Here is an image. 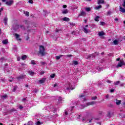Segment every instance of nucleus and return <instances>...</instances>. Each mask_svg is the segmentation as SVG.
Instances as JSON below:
<instances>
[{"label":"nucleus","mask_w":125,"mask_h":125,"mask_svg":"<svg viewBox=\"0 0 125 125\" xmlns=\"http://www.w3.org/2000/svg\"><path fill=\"white\" fill-rule=\"evenodd\" d=\"M45 49L44 48V46L42 45H40L39 46V50L37 53V55L38 56L43 57V56H45Z\"/></svg>","instance_id":"f257e3e1"},{"label":"nucleus","mask_w":125,"mask_h":125,"mask_svg":"<svg viewBox=\"0 0 125 125\" xmlns=\"http://www.w3.org/2000/svg\"><path fill=\"white\" fill-rule=\"evenodd\" d=\"M19 24H18V23L17 22V20H15V22L12 26L13 30L16 32V31L19 29Z\"/></svg>","instance_id":"f03ea898"},{"label":"nucleus","mask_w":125,"mask_h":125,"mask_svg":"<svg viewBox=\"0 0 125 125\" xmlns=\"http://www.w3.org/2000/svg\"><path fill=\"white\" fill-rule=\"evenodd\" d=\"M97 55H99V53L95 52L94 54H90L87 56V59L89 58H95V57L97 56Z\"/></svg>","instance_id":"7ed1b4c3"},{"label":"nucleus","mask_w":125,"mask_h":125,"mask_svg":"<svg viewBox=\"0 0 125 125\" xmlns=\"http://www.w3.org/2000/svg\"><path fill=\"white\" fill-rule=\"evenodd\" d=\"M125 63L124 61H120V62H118V64L116 66V68H119L120 67H122L123 66H125Z\"/></svg>","instance_id":"20e7f679"},{"label":"nucleus","mask_w":125,"mask_h":125,"mask_svg":"<svg viewBox=\"0 0 125 125\" xmlns=\"http://www.w3.org/2000/svg\"><path fill=\"white\" fill-rule=\"evenodd\" d=\"M113 115H114V112L109 111L107 112V117L109 118H112V116H113Z\"/></svg>","instance_id":"39448f33"},{"label":"nucleus","mask_w":125,"mask_h":125,"mask_svg":"<svg viewBox=\"0 0 125 125\" xmlns=\"http://www.w3.org/2000/svg\"><path fill=\"white\" fill-rule=\"evenodd\" d=\"M13 2V0H10L9 1H7L6 2V4L8 6H11V5H12Z\"/></svg>","instance_id":"423d86ee"},{"label":"nucleus","mask_w":125,"mask_h":125,"mask_svg":"<svg viewBox=\"0 0 125 125\" xmlns=\"http://www.w3.org/2000/svg\"><path fill=\"white\" fill-rule=\"evenodd\" d=\"M15 36L16 37V39L17 40L19 41V42H21V41H22L21 39L19 38H20V35H19L17 33H16L15 34Z\"/></svg>","instance_id":"0eeeda50"},{"label":"nucleus","mask_w":125,"mask_h":125,"mask_svg":"<svg viewBox=\"0 0 125 125\" xmlns=\"http://www.w3.org/2000/svg\"><path fill=\"white\" fill-rule=\"evenodd\" d=\"M80 14L78 15V16H84L85 15H86V13H85V12L83 11V10L81 11L80 12Z\"/></svg>","instance_id":"6e6552de"},{"label":"nucleus","mask_w":125,"mask_h":125,"mask_svg":"<svg viewBox=\"0 0 125 125\" xmlns=\"http://www.w3.org/2000/svg\"><path fill=\"white\" fill-rule=\"evenodd\" d=\"M83 31L85 34H88V33H90V31L89 30L86 29V28H85V27H83Z\"/></svg>","instance_id":"1a4fd4ad"},{"label":"nucleus","mask_w":125,"mask_h":125,"mask_svg":"<svg viewBox=\"0 0 125 125\" xmlns=\"http://www.w3.org/2000/svg\"><path fill=\"white\" fill-rule=\"evenodd\" d=\"M70 89H74V88L71 87H67L66 89L64 90V92H66V93H69L70 92Z\"/></svg>","instance_id":"9d476101"},{"label":"nucleus","mask_w":125,"mask_h":125,"mask_svg":"<svg viewBox=\"0 0 125 125\" xmlns=\"http://www.w3.org/2000/svg\"><path fill=\"white\" fill-rule=\"evenodd\" d=\"M25 78V75H21L17 78L18 81H20L21 80H23Z\"/></svg>","instance_id":"9b49d317"},{"label":"nucleus","mask_w":125,"mask_h":125,"mask_svg":"<svg viewBox=\"0 0 125 125\" xmlns=\"http://www.w3.org/2000/svg\"><path fill=\"white\" fill-rule=\"evenodd\" d=\"M27 73L29 75H30V76H34L35 75V72L32 70H28L27 71Z\"/></svg>","instance_id":"f8f14e48"},{"label":"nucleus","mask_w":125,"mask_h":125,"mask_svg":"<svg viewBox=\"0 0 125 125\" xmlns=\"http://www.w3.org/2000/svg\"><path fill=\"white\" fill-rule=\"evenodd\" d=\"M8 20V19L7 18V16H6L3 19L4 25H7Z\"/></svg>","instance_id":"ddd939ff"},{"label":"nucleus","mask_w":125,"mask_h":125,"mask_svg":"<svg viewBox=\"0 0 125 125\" xmlns=\"http://www.w3.org/2000/svg\"><path fill=\"white\" fill-rule=\"evenodd\" d=\"M95 104V102H90L86 104L87 106H90V105H94Z\"/></svg>","instance_id":"4468645a"},{"label":"nucleus","mask_w":125,"mask_h":125,"mask_svg":"<svg viewBox=\"0 0 125 125\" xmlns=\"http://www.w3.org/2000/svg\"><path fill=\"white\" fill-rule=\"evenodd\" d=\"M25 24H29V25L27 26V28H29L30 27H33L32 25H33V23H31L30 22L26 21H25Z\"/></svg>","instance_id":"2eb2a0df"},{"label":"nucleus","mask_w":125,"mask_h":125,"mask_svg":"<svg viewBox=\"0 0 125 125\" xmlns=\"http://www.w3.org/2000/svg\"><path fill=\"white\" fill-rule=\"evenodd\" d=\"M120 11H121V12H122L123 13H125V9L124 8H122V6H120Z\"/></svg>","instance_id":"dca6fc26"},{"label":"nucleus","mask_w":125,"mask_h":125,"mask_svg":"<svg viewBox=\"0 0 125 125\" xmlns=\"http://www.w3.org/2000/svg\"><path fill=\"white\" fill-rule=\"evenodd\" d=\"M62 20H63V21H65L66 22H69V21H70V19L66 17L63 18Z\"/></svg>","instance_id":"f3484780"},{"label":"nucleus","mask_w":125,"mask_h":125,"mask_svg":"<svg viewBox=\"0 0 125 125\" xmlns=\"http://www.w3.org/2000/svg\"><path fill=\"white\" fill-rule=\"evenodd\" d=\"M98 35L100 37H102V36L105 35V33H104V32H103V31L100 32H99Z\"/></svg>","instance_id":"a211bd4d"},{"label":"nucleus","mask_w":125,"mask_h":125,"mask_svg":"<svg viewBox=\"0 0 125 125\" xmlns=\"http://www.w3.org/2000/svg\"><path fill=\"white\" fill-rule=\"evenodd\" d=\"M45 82V78H42V80H39V83H44Z\"/></svg>","instance_id":"6ab92c4d"},{"label":"nucleus","mask_w":125,"mask_h":125,"mask_svg":"<svg viewBox=\"0 0 125 125\" xmlns=\"http://www.w3.org/2000/svg\"><path fill=\"white\" fill-rule=\"evenodd\" d=\"M69 13V10L68 9H65L62 11V14H67V13Z\"/></svg>","instance_id":"aec40b11"},{"label":"nucleus","mask_w":125,"mask_h":125,"mask_svg":"<svg viewBox=\"0 0 125 125\" xmlns=\"http://www.w3.org/2000/svg\"><path fill=\"white\" fill-rule=\"evenodd\" d=\"M121 103H122V101L118 100V99H116V105H120V104H121Z\"/></svg>","instance_id":"412c9836"},{"label":"nucleus","mask_w":125,"mask_h":125,"mask_svg":"<svg viewBox=\"0 0 125 125\" xmlns=\"http://www.w3.org/2000/svg\"><path fill=\"white\" fill-rule=\"evenodd\" d=\"M105 1L104 0H99L98 1V4H101V3H104Z\"/></svg>","instance_id":"4be33fe9"},{"label":"nucleus","mask_w":125,"mask_h":125,"mask_svg":"<svg viewBox=\"0 0 125 125\" xmlns=\"http://www.w3.org/2000/svg\"><path fill=\"white\" fill-rule=\"evenodd\" d=\"M113 43L115 45H118V44L119 43V41L117 40H115L113 41Z\"/></svg>","instance_id":"5701e85b"},{"label":"nucleus","mask_w":125,"mask_h":125,"mask_svg":"<svg viewBox=\"0 0 125 125\" xmlns=\"http://www.w3.org/2000/svg\"><path fill=\"white\" fill-rule=\"evenodd\" d=\"M8 42V41H7V40H3L2 41V43H3V44H7Z\"/></svg>","instance_id":"b1692460"},{"label":"nucleus","mask_w":125,"mask_h":125,"mask_svg":"<svg viewBox=\"0 0 125 125\" xmlns=\"http://www.w3.org/2000/svg\"><path fill=\"white\" fill-rule=\"evenodd\" d=\"M63 57V55H61L60 56H56V60H59L61 57Z\"/></svg>","instance_id":"393cba45"},{"label":"nucleus","mask_w":125,"mask_h":125,"mask_svg":"<svg viewBox=\"0 0 125 125\" xmlns=\"http://www.w3.org/2000/svg\"><path fill=\"white\" fill-rule=\"evenodd\" d=\"M58 103L59 104L62 103V97H60L59 98Z\"/></svg>","instance_id":"a878e982"},{"label":"nucleus","mask_w":125,"mask_h":125,"mask_svg":"<svg viewBox=\"0 0 125 125\" xmlns=\"http://www.w3.org/2000/svg\"><path fill=\"white\" fill-rule=\"evenodd\" d=\"M121 83V81H118L114 83V85H119Z\"/></svg>","instance_id":"bb28decb"},{"label":"nucleus","mask_w":125,"mask_h":125,"mask_svg":"<svg viewBox=\"0 0 125 125\" xmlns=\"http://www.w3.org/2000/svg\"><path fill=\"white\" fill-rule=\"evenodd\" d=\"M17 110L15 109V108H12L9 111V113H12L13 112H16Z\"/></svg>","instance_id":"cd10ccee"},{"label":"nucleus","mask_w":125,"mask_h":125,"mask_svg":"<svg viewBox=\"0 0 125 125\" xmlns=\"http://www.w3.org/2000/svg\"><path fill=\"white\" fill-rule=\"evenodd\" d=\"M85 10L87 12H89V11H91V9L90 7H86L85 8Z\"/></svg>","instance_id":"c85d7f7f"},{"label":"nucleus","mask_w":125,"mask_h":125,"mask_svg":"<svg viewBox=\"0 0 125 125\" xmlns=\"http://www.w3.org/2000/svg\"><path fill=\"white\" fill-rule=\"evenodd\" d=\"M99 18H100V17L97 16L95 18V21H96V22L99 21Z\"/></svg>","instance_id":"c756f323"},{"label":"nucleus","mask_w":125,"mask_h":125,"mask_svg":"<svg viewBox=\"0 0 125 125\" xmlns=\"http://www.w3.org/2000/svg\"><path fill=\"white\" fill-rule=\"evenodd\" d=\"M6 97H7V95H3V96H1V98L3 100H4V99H5V98H6Z\"/></svg>","instance_id":"7c9ffc66"},{"label":"nucleus","mask_w":125,"mask_h":125,"mask_svg":"<svg viewBox=\"0 0 125 125\" xmlns=\"http://www.w3.org/2000/svg\"><path fill=\"white\" fill-rule=\"evenodd\" d=\"M16 90H17V86H15L13 88L12 91L13 92H15Z\"/></svg>","instance_id":"2f4dec72"},{"label":"nucleus","mask_w":125,"mask_h":125,"mask_svg":"<svg viewBox=\"0 0 125 125\" xmlns=\"http://www.w3.org/2000/svg\"><path fill=\"white\" fill-rule=\"evenodd\" d=\"M22 60H26L27 59V56L26 55H23L21 57Z\"/></svg>","instance_id":"473e14b6"},{"label":"nucleus","mask_w":125,"mask_h":125,"mask_svg":"<svg viewBox=\"0 0 125 125\" xmlns=\"http://www.w3.org/2000/svg\"><path fill=\"white\" fill-rule=\"evenodd\" d=\"M112 13H113V12H112V11L111 10L108 11L107 13V16H108V15H111Z\"/></svg>","instance_id":"72a5a7b5"},{"label":"nucleus","mask_w":125,"mask_h":125,"mask_svg":"<svg viewBox=\"0 0 125 125\" xmlns=\"http://www.w3.org/2000/svg\"><path fill=\"white\" fill-rule=\"evenodd\" d=\"M31 64H32V65H36V61L35 60H32L31 61Z\"/></svg>","instance_id":"f704fd0d"},{"label":"nucleus","mask_w":125,"mask_h":125,"mask_svg":"<svg viewBox=\"0 0 125 125\" xmlns=\"http://www.w3.org/2000/svg\"><path fill=\"white\" fill-rule=\"evenodd\" d=\"M20 27L21 28V29L22 30H25V26H24V25H21L20 26Z\"/></svg>","instance_id":"c9c22d12"},{"label":"nucleus","mask_w":125,"mask_h":125,"mask_svg":"<svg viewBox=\"0 0 125 125\" xmlns=\"http://www.w3.org/2000/svg\"><path fill=\"white\" fill-rule=\"evenodd\" d=\"M100 8H102V6L101 5L96 7V9H100Z\"/></svg>","instance_id":"e433bc0d"},{"label":"nucleus","mask_w":125,"mask_h":125,"mask_svg":"<svg viewBox=\"0 0 125 125\" xmlns=\"http://www.w3.org/2000/svg\"><path fill=\"white\" fill-rule=\"evenodd\" d=\"M64 116L68 115V109H66L65 111L63 113Z\"/></svg>","instance_id":"4c0bfd02"},{"label":"nucleus","mask_w":125,"mask_h":125,"mask_svg":"<svg viewBox=\"0 0 125 125\" xmlns=\"http://www.w3.org/2000/svg\"><path fill=\"white\" fill-rule=\"evenodd\" d=\"M106 23L104 21H102L100 22V25H101L102 26H104V25H105Z\"/></svg>","instance_id":"58836bf2"},{"label":"nucleus","mask_w":125,"mask_h":125,"mask_svg":"<svg viewBox=\"0 0 125 125\" xmlns=\"http://www.w3.org/2000/svg\"><path fill=\"white\" fill-rule=\"evenodd\" d=\"M74 65H79V62L75 61L73 62Z\"/></svg>","instance_id":"ea45409f"},{"label":"nucleus","mask_w":125,"mask_h":125,"mask_svg":"<svg viewBox=\"0 0 125 125\" xmlns=\"http://www.w3.org/2000/svg\"><path fill=\"white\" fill-rule=\"evenodd\" d=\"M24 14H25L26 16H27V17H29V12H24Z\"/></svg>","instance_id":"a19ab883"},{"label":"nucleus","mask_w":125,"mask_h":125,"mask_svg":"<svg viewBox=\"0 0 125 125\" xmlns=\"http://www.w3.org/2000/svg\"><path fill=\"white\" fill-rule=\"evenodd\" d=\"M40 63L41 64V65H44L46 64V62H41Z\"/></svg>","instance_id":"79ce46f5"},{"label":"nucleus","mask_w":125,"mask_h":125,"mask_svg":"<svg viewBox=\"0 0 125 125\" xmlns=\"http://www.w3.org/2000/svg\"><path fill=\"white\" fill-rule=\"evenodd\" d=\"M92 100H96L97 99V96L92 97L91 98Z\"/></svg>","instance_id":"37998d69"},{"label":"nucleus","mask_w":125,"mask_h":125,"mask_svg":"<svg viewBox=\"0 0 125 125\" xmlns=\"http://www.w3.org/2000/svg\"><path fill=\"white\" fill-rule=\"evenodd\" d=\"M54 77H55V74H52L50 75V78H51L52 79H53Z\"/></svg>","instance_id":"c03bdc74"},{"label":"nucleus","mask_w":125,"mask_h":125,"mask_svg":"<svg viewBox=\"0 0 125 125\" xmlns=\"http://www.w3.org/2000/svg\"><path fill=\"white\" fill-rule=\"evenodd\" d=\"M69 24H70V26H75L76 25V23H73V22H69Z\"/></svg>","instance_id":"a18cd8bd"},{"label":"nucleus","mask_w":125,"mask_h":125,"mask_svg":"<svg viewBox=\"0 0 125 125\" xmlns=\"http://www.w3.org/2000/svg\"><path fill=\"white\" fill-rule=\"evenodd\" d=\"M71 34L72 35H74L75 36L77 34V32H76V31H73L71 32Z\"/></svg>","instance_id":"49530a36"},{"label":"nucleus","mask_w":125,"mask_h":125,"mask_svg":"<svg viewBox=\"0 0 125 125\" xmlns=\"http://www.w3.org/2000/svg\"><path fill=\"white\" fill-rule=\"evenodd\" d=\"M28 125H33V122L29 121L28 123Z\"/></svg>","instance_id":"de8ad7c7"},{"label":"nucleus","mask_w":125,"mask_h":125,"mask_svg":"<svg viewBox=\"0 0 125 125\" xmlns=\"http://www.w3.org/2000/svg\"><path fill=\"white\" fill-rule=\"evenodd\" d=\"M42 123H41V122L40 121H38L37 122V125H42Z\"/></svg>","instance_id":"09e8293b"},{"label":"nucleus","mask_w":125,"mask_h":125,"mask_svg":"<svg viewBox=\"0 0 125 125\" xmlns=\"http://www.w3.org/2000/svg\"><path fill=\"white\" fill-rule=\"evenodd\" d=\"M28 2H29V3H31V4L34 3V1H33V0H29L28 1Z\"/></svg>","instance_id":"8fccbe9b"},{"label":"nucleus","mask_w":125,"mask_h":125,"mask_svg":"<svg viewBox=\"0 0 125 125\" xmlns=\"http://www.w3.org/2000/svg\"><path fill=\"white\" fill-rule=\"evenodd\" d=\"M123 7L125 8V0H124L123 3L122 4Z\"/></svg>","instance_id":"3c124183"},{"label":"nucleus","mask_w":125,"mask_h":125,"mask_svg":"<svg viewBox=\"0 0 125 125\" xmlns=\"http://www.w3.org/2000/svg\"><path fill=\"white\" fill-rule=\"evenodd\" d=\"M91 27H92V28H94L95 27V24H91Z\"/></svg>","instance_id":"603ef678"},{"label":"nucleus","mask_w":125,"mask_h":125,"mask_svg":"<svg viewBox=\"0 0 125 125\" xmlns=\"http://www.w3.org/2000/svg\"><path fill=\"white\" fill-rule=\"evenodd\" d=\"M34 92H35V93H37V92L38 91H39V90H38L37 89H35V90L33 91Z\"/></svg>","instance_id":"864d4df0"},{"label":"nucleus","mask_w":125,"mask_h":125,"mask_svg":"<svg viewBox=\"0 0 125 125\" xmlns=\"http://www.w3.org/2000/svg\"><path fill=\"white\" fill-rule=\"evenodd\" d=\"M82 101H86V99H85V98H83L82 99Z\"/></svg>","instance_id":"5fc2aeb1"},{"label":"nucleus","mask_w":125,"mask_h":125,"mask_svg":"<svg viewBox=\"0 0 125 125\" xmlns=\"http://www.w3.org/2000/svg\"><path fill=\"white\" fill-rule=\"evenodd\" d=\"M72 55H66V57H72Z\"/></svg>","instance_id":"6e6d98bb"},{"label":"nucleus","mask_w":125,"mask_h":125,"mask_svg":"<svg viewBox=\"0 0 125 125\" xmlns=\"http://www.w3.org/2000/svg\"><path fill=\"white\" fill-rule=\"evenodd\" d=\"M98 69V71H103V69H102V68H100L99 67Z\"/></svg>","instance_id":"4d7b16f0"},{"label":"nucleus","mask_w":125,"mask_h":125,"mask_svg":"<svg viewBox=\"0 0 125 125\" xmlns=\"http://www.w3.org/2000/svg\"><path fill=\"white\" fill-rule=\"evenodd\" d=\"M95 120L96 121H99V120H100V118H95Z\"/></svg>","instance_id":"13d9d810"},{"label":"nucleus","mask_w":125,"mask_h":125,"mask_svg":"<svg viewBox=\"0 0 125 125\" xmlns=\"http://www.w3.org/2000/svg\"><path fill=\"white\" fill-rule=\"evenodd\" d=\"M54 118H57V117H58V114H55L54 116H53Z\"/></svg>","instance_id":"bf43d9fd"},{"label":"nucleus","mask_w":125,"mask_h":125,"mask_svg":"<svg viewBox=\"0 0 125 125\" xmlns=\"http://www.w3.org/2000/svg\"><path fill=\"white\" fill-rule=\"evenodd\" d=\"M124 85H125V83H122L120 84V86H124Z\"/></svg>","instance_id":"052dcab7"},{"label":"nucleus","mask_w":125,"mask_h":125,"mask_svg":"<svg viewBox=\"0 0 125 125\" xmlns=\"http://www.w3.org/2000/svg\"><path fill=\"white\" fill-rule=\"evenodd\" d=\"M43 74H44V71H41L40 72V75H43Z\"/></svg>","instance_id":"680f3d73"},{"label":"nucleus","mask_w":125,"mask_h":125,"mask_svg":"<svg viewBox=\"0 0 125 125\" xmlns=\"http://www.w3.org/2000/svg\"><path fill=\"white\" fill-rule=\"evenodd\" d=\"M1 50H2V52H5V50L4 49V48H2Z\"/></svg>","instance_id":"e2e57ef3"},{"label":"nucleus","mask_w":125,"mask_h":125,"mask_svg":"<svg viewBox=\"0 0 125 125\" xmlns=\"http://www.w3.org/2000/svg\"><path fill=\"white\" fill-rule=\"evenodd\" d=\"M3 10V7H1V8H0V13L1 12V11H2Z\"/></svg>","instance_id":"0e129e2a"},{"label":"nucleus","mask_w":125,"mask_h":125,"mask_svg":"<svg viewBox=\"0 0 125 125\" xmlns=\"http://www.w3.org/2000/svg\"><path fill=\"white\" fill-rule=\"evenodd\" d=\"M114 91H115V89H114L110 90V92H111V93H113Z\"/></svg>","instance_id":"69168bd1"},{"label":"nucleus","mask_w":125,"mask_h":125,"mask_svg":"<svg viewBox=\"0 0 125 125\" xmlns=\"http://www.w3.org/2000/svg\"><path fill=\"white\" fill-rule=\"evenodd\" d=\"M79 97H80V98H83V97H84V95H80V96H79Z\"/></svg>","instance_id":"338daca9"},{"label":"nucleus","mask_w":125,"mask_h":125,"mask_svg":"<svg viewBox=\"0 0 125 125\" xmlns=\"http://www.w3.org/2000/svg\"><path fill=\"white\" fill-rule=\"evenodd\" d=\"M21 59V58L20 57H18L17 61H19Z\"/></svg>","instance_id":"774afa93"}]
</instances>
